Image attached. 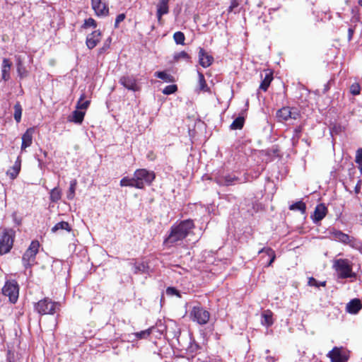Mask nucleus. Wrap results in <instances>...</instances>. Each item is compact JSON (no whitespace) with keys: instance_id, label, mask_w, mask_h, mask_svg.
<instances>
[{"instance_id":"nucleus-1","label":"nucleus","mask_w":362,"mask_h":362,"mask_svg":"<svg viewBox=\"0 0 362 362\" xmlns=\"http://www.w3.org/2000/svg\"><path fill=\"white\" fill-rule=\"evenodd\" d=\"M333 268L337 273L339 279L355 277L352 271V263L347 259H337L334 261Z\"/></svg>"},{"instance_id":"nucleus-2","label":"nucleus","mask_w":362,"mask_h":362,"mask_svg":"<svg viewBox=\"0 0 362 362\" xmlns=\"http://www.w3.org/2000/svg\"><path fill=\"white\" fill-rule=\"evenodd\" d=\"M137 189H142L146 185H150L155 179V174L146 169H138L134 173Z\"/></svg>"},{"instance_id":"nucleus-3","label":"nucleus","mask_w":362,"mask_h":362,"mask_svg":"<svg viewBox=\"0 0 362 362\" xmlns=\"http://www.w3.org/2000/svg\"><path fill=\"white\" fill-rule=\"evenodd\" d=\"M39 247L38 241H32L29 247L23 254L22 262L25 268H29L35 264V257L38 252Z\"/></svg>"},{"instance_id":"nucleus-4","label":"nucleus","mask_w":362,"mask_h":362,"mask_svg":"<svg viewBox=\"0 0 362 362\" xmlns=\"http://www.w3.org/2000/svg\"><path fill=\"white\" fill-rule=\"evenodd\" d=\"M59 308V303L52 302L48 298L38 301L35 305L36 311L41 315H53Z\"/></svg>"},{"instance_id":"nucleus-5","label":"nucleus","mask_w":362,"mask_h":362,"mask_svg":"<svg viewBox=\"0 0 362 362\" xmlns=\"http://www.w3.org/2000/svg\"><path fill=\"white\" fill-rule=\"evenodd\" d=\"M276 117L279 122H286L290 119H298L300 117V112L296 107H283L276 111Z\"/></svg>"},{"instance_id":"nucleus-6","label":"nucleus","mask_w":362,"mask_h":362,"mask_svg":"<svg viewBox=\"0 0 362 362\" xmlns=\"http://www.w3.org/2000/svg\"><path fill=\"white\" fill-rule=\"evenodd\" d=\"M194 223L191 219L182 221V240L185 239L187 245L194 244L197 241V237L193 233ZM184 243L182 242V245Z\"/></svg>"},{"instance_id":"nucleus-7","label":"nucleus","mask_w":362,"mask_h":362,"mask_svg":"<svg viewBox=\"0 0 362 362\" xmlns=\"http://www.w3.org/2000/svg\"><path fill=\"white\" fill-rule=\"evenodd\" d=\"M330 235L334 240L341 243L349 245L353 248H358L360 246L359 243L355 240L354 238L349 236L341 230L332 229L330 231Z\"/></svg>"},{"instance_id":"nucleus-8","label":"nucleus","mask_w":362,"mask_h":362,"mask_svg":"<svg viewBox=\"0 0 362 362\" xmlns=\"http://www.w3.org/2000/svg\"><path fill=\"white\" fill-rule=\"evenodd\" d=\"M2 293L4 296H8L9 300L12 303H15L18 298L19 289L16 281H7L2 288Z\"/></svg>"},{"instance_id":"nucleus-9","label":"nucleus","mask_w":362,"mask_h":362,"mask_svg":"<svg viewBox=\"0 0 362 362\" xmlns=\"http://www.w3.org/2000/svg\"><path fill=\"white\" fill-rule=\"evenodd\" d=\"M13 233L12 230H6L0 240V255L8 253L12 248Z\"/></svg>"},{"instance_id":"nucleus-10","label":"nucleus","mask_w":362,"mask_h":362,"mask_svg":"<svg viewBox=\"0 0 362 362\" xmlns=\"http://www.w3.org/2000/svg\"><path fill=\"white\" fill-rule=\"evenodd\" d=\"M190 315L192 320L199 325L206 324L210 317V314L207 310L203 309V308L196 306L193 308Z\"/></svg>"},{"instance_id":"nucleus-11","label":"nucleus","mask_w":362,"mask_h":362,"mask_svg":"<svg viewBox=\"0 0 362 362\" xmlns=\"http://www.w3.org/2000/svg\"><path fill=\"white\" fill-rule=\"evenodd\" d=\"M181 239V223L174 226L171 228L170 233L164 240L166 247H171L174 243Z\"/></svg>"},{"instance_id":"nucleus-12","label":"nucleus","mask_w":362,"mask_h":362,"mask_svg":"<svg viewBox=\"0 0 362 362\" xmlns=\"http://www.w3.org/2000/svg\"><path fill=\"white\" fill-rule=\"evenodd\" d=\"M91 6L98 16H106L108 15L109 8L102 0H91Z\"/></svg>"},{"instance_id":"nucleus-13","label":"nucleus","mask_w":362,"mask_h":362,"mask_svg":"<svg viewBox=\"0 0 362 362\" xmlns=\"http://www.w3.org/2000/svg\"><path fill=\"white\" fill-rule=\"evenodd\" d=\"M119 83L128 90L137 91L139 89L136 79L132 76H124L120 78Z\"/></svg>"},{"instance_id":"nucleus-14","label":"nucleus","mask_w":362,"mask_h":362,"mask_svg":"<svg viewBox=\"0 0 362 362\" xmlns=\"http://www.w3.org/2000/svg\"><path fill=\"white\" fill-rule=\"evenodd\" d=\"M327 356L331 359L332 362H346L347 357L341 348L334 347L332 351L327 354Z\"/></svg>"},{"instance_id":"nucleus-15","label":"nucleus","mask_w":362,"mask_h":362,"mask_svg":"<svg viewBox=\"0 0 362 362\" xmlns=\"http://www.w3.org/2000/svg\"><path fill=\"white\" fill-rule=\"evenodd\" d=\"M327 213V208L324 204H317L313 214L311 216L315 223L321 221Z\"/></svg>"},{"instance_id":"nucleus-16","label":"nucleus","mask_w":362,"mask_h":362,"mask_svg":"<svg viewBox=\"0 0 362 362\" xmlns=\"http://www.w3.org/2000/svg\"><path fill=\"white\" fill-rule=\"evenodd\" d=\"M34 128H29L22 136L21 151H25L28 147L30 146L33 143V136L34 134Z\"/></svg>"},{"instance_id":"nucleus-17","label":"nucleus","mask_w":362,"mask_h":362,"mask_svg":"<svg viewBox=\"0 0 362 362\" xmlns=\"http://www.w3.org/2000/svg\"><path fill=\"white\" fill-rule=\"evenodd\" d=\"M199 61L201 66H202L204 68H206L212 64L214 58L204 49L200 48L199 52Z\"/></svg>"},{"instance_id":"nucleus-18","label":"nucleus","mask_w":362,"mask_h":362,"mask_svg":"<svg viewBox=\"0 0 362 362\" xmlns=\"http://www.w3.org/2000/svg\"><path fill=\"white\" fill-rule=\"evenodd\" d=\"M101 33L99 30H95L88 35L86 38V45L89 49L94 48L100 42Z\"/></svg>"},{"instance_id":"nucleus-19","label":"nucleus","mask_w":362,"mask_h":362,"mask_svg":"<svg viewBox=\"0 0 362 362\" xmlns=\"http://www.w3.org/2000/svg\"><path fill=\"white\" fill-rule=\"evenodd\" d=\"M168 0H159L157 5V18L159 23H162V16L168 13Z\"/></svg>"},{"instance_id":"nucleus-20","label":"nucleus","mask_w":362,"mask_h":362,"mask_svg":"<svg viewBox=\"0 0 362 362\" xmlns=\"http://www.w3.org/2000/svg\"><path fill=\"white\" fill-rule=\"evenodd\" d=\"M362 304L361 301L357 299H353L346 305V310L349 313L356 314L361 309Z\"/></svg>"},{"instance_id":"nucleus-21","label":"nucleus","mask_w":362,"mask_h":362,"mask_svg":"<svg viewBox=\"0 0 362 362\" xmlns=\"http://www.w3.org/2000/svg\"><path fill=\"white\" fill-rule=\"evenodd\" d=\"M21 167V159L18 156L13 165L9 170H8L6 174L11 177V179H15L19 174Z\"/></svg>"},{"instance_id":"nucleus-22","label":"nucleus","mask_w":362,"mask_h":362,"mask_svg":"<svg viewBox=\"0 0 362 362\" xmlns=\"http://www.w3.org/2000/svg\"><path fill=\"white\" fill-rule=\"evenodd\" d=\"M240 179L234 175H226L218 178V183L222 185L229 186L235 185Z\"/></svg>"},{"instance_id":"nucleus-23","label":"nucleus","mask_w":362,"mask_h":362,"mask_svg":"<svg viewBox=\"0 0 362 362\" xmlns=\"http://www.w3.org/2000/svg\"><path fill=\"white\" fill-rule=\"evenodd\" d=\"M86 112L82 110H76L68 117V120L76 124H81L83 121Z\"/></svg>"},{"instance_id":"nucleus-24","label":"nucleus","mask_w":362,"mask_h":362,"mask_svg":"<svg viewBox=\"0 0 362 362\" xmlns=\"http://www.w3.org/2000/svg\"><path fill=\"white\" fill-rule=\"evenodd\" d=\"M11 62L8 59H4L2 62V78L4 81H8L10 78V71L11 68Z\"/></svg>"},{"instance_id":"nucleus-25","label":"nucleus","mask_w":362,"mask_h":362,"mask_svg":"<svg viewBox=\"0 0 362 362\" xmlns=\"http://www.w3.org/2000/svg\"><path fill=\"white\" fill-rule=\"evenodd\" d=\"M258 253H265L268 257L269 259L266 265L267 267H270L276 259L275 252L271 247H263L258 252Z\"/></svg>"},{"instance_id":"nucleus-26","label":"nucleus","mask_w":362,"mask_h":362,"mask_svg":"<svg viewBox=\"0 0 362 362\" xmlns=\"http://www.w3.org/2000/svg\"><path fill=\"white\" fill-rule=\"evenodd\" d=\"M85 93H82L76 106L77 110L86 112L89 107L90 101L89 100H85Z\"/></svg>"},{"instance_id":"nucleus-27","label":"nucleus","mask_w":362,"mask_h":362,"mask_svg":"<svg viewBox=\"0 0 362 362\" xmlns=\"http://www.w3.org/2000/svg\"><path fill=\"white\" fill-rule=\"evenodd\" d=\"M273 79L272 74L267 73L265 74L264 78H263L262 81L260 83L259 89L263 90L264 91L267 90L272 81Z\"/></svg>"},{"instance_id":"nucleus-28","label":"nucleus","mask_w":362,"mask_h":362,"mask_svg":"<svg viewBox=\"0 0 362 362\" xmlns=\"http://www.w3.org/2000/svg\"><path fill=\"white\" fill-rule=\"evenodd\" d=\"M65 230L68 232L71 231V228L68 222L66 221H61V222H59L57 223V224H55L52 228V233H56L57 232L58 230Z\"/></svg>"},{"instance_id":"nucleus-29","label":"nucleus","mask_w":362,"mask_h":362,"mask_svg":"<svg viewBox=\"0 0 362 362\" xmlns=\"http://www.w3.org/2000/svg\"><path fill=\"white\" fill-rule=\"evenodd\" d=\"M122 187H132L137 188L134 175L133 177H124L120 180Z\"/></svg>"},{"instance_id":"nucleus-30","label":"nucleus","mask_w":362,"mask_h":362,"mask_svg":"<svg viewBox=\"0 0 362 362\" xmlns=\"http://www.w3.org/2000/svg\"><path fill=\"white\" fill-rule=\"evenodd\" d=\"M302 132H303V126H301V125L298 126L294 129L293 132V136L291 137V142H292L293 146H296L298 144V140L301 136Z\"/></svg>"},{"instance_id":"nucleus-31","label":"nucleus","mask_w":362,"mask_h":362,"mask_svg":"<svg viewBox=\"0 0 362 362\" xmlns=\"http://www.w3.org/2000/svg\"><path fill=\"white\" fill-rule=\"evenodd\" d=\"M154 75L156 77L164 81L166 83L174 81V77L166 71H157Z\"/></svg>"},{"instance_id":"nucleus-32","label":"nucleus","mask_w":362,"mask_h":362,"mask_svg":"<svg viewBox=\"0 0 362 362\" xmlns=\"http://www.w3.org/2000/svg\"><path fill=\"white\" fill-rule=\"evenodd\" d=\"M198 78L199 90L204 92L209 91V88L206 83L204 74L198 71Z\"/></svg>"},{"instance_id":"nucleus-33","label":"nucleus","mask_w":362,"mask_h":362,"mask_svg":"<svg viewBox=\"0 0 362 362\" xmlns=\"http://www.w3.org/2000/svg\"><path fill=\"white\" fill-rule=\"evenodd\" d=\"M49 198L52 202H57L62 196L61 190L58 187H54L50 191Z\"/></svg>"},{"instance_id":"nucleus-34","label":"nucleus","mask_w":362,"mask_h":362,"mask_svg":"<svg viewBox=\"0 0 362 362\" xmlns=\"http://www.w3.org/2000/svg\"><path fill=\"white\" fill-rule=\"evenodd\" d=\"M244 117H238L235 118L232 124H230V127L231 129H240L243 128L244 125Z\"/></svg>"},{"instance_id":"nucleus-35","label":"nucleus","mask_w":362,"mask_h":362,"mask_svg":"<svg viewBox=\"0 0 362 362\" xmlns=\"http://www.w3.org/2000/svg\"><path fill=\"white\" fill-rule=\"evenodd\" d=\"M290 210L299 211L302 214L305 212L306 206L303 202H297L289 206Z\"/></svg>"},{"instance_id":"nucleus-36","label":"nucleus","mask_w":362,"mask_h":362,"mask_svg":"<svg viewBox=\"0 0 362 362\" xmlns=\"http://www.w3.org/2000/svg\"><path fill=\"white\" fill-rule=\"evenodd\" d=\"M76 185L77 181L76 180H72L70 182L69 189L66 195L68 199L72 200L74 198Z\"/></svg>"},{"instance_id":"nucleus-37","label":"nucleus","mask_w":362,"mask_h":362,"mask_svg":"<svg viewBox=\"0 0 362 362\" xmlns=\"http://www.w3.org/2000/svg\"><path fill=\"white\" fill-rule=\"evenodd\" d=\"M22 115V107L19 103H16L14 105L13 117L16 122H20Z\"/></svg>"},{"instance_id":"nucleus-38","label":"nucleus","mask_w":362,"mask_h":362,"mask_svg":"<svg viewBox=\"0 0 362 362\" xmlns=\"http://www.w3.org/2000/svg\"><path fill=\"white\" fill-rule=\"evenodd\" d=\"M134 269L135 273L141 272L146 273L147 272L148 266L146 262H136L134 266Z\"/></svg>"},{"instance_id":"nucleus-39","label":"nucleus","mask_w":362,"mask_h":362,"mask_svg":"<svg viewBox=\"0 0 362 362\" xmlns=\"http://www.w3.org/2000/svg\"><path fill=\"white\" fill-rule=\"evenodd\" d=\"M355 161L358 164V168L362 174V148L357 150Z\"/></svg>"},{"instance_id":"nucleus-40","label":"nucleus","mask_w":362,"mask_h":362,"mask_svg":"<svg viewBox=\"0 0 362 362\" xmlns=\"http://www.w3.org/2000/svg\"><path fill=\"white\" fill-rule=\"evenodd\" d=\"M262 323L267 327L273 324L272 316L271 313H264L262 315Z\"/></svg>"},{"instance_id":"nucleus-41","label":"nucleus","mask_w":362,"mask_h":362,"mask_svg":"<svg viewBox=\"0 0 362 362\" xmlns=\"http://www.w3.org/2000/svg\"><path fill=\"white\" fill-rule=\"evenodd\" d=\"M151 330L152 329L149 328L146 330L141 331L139 332H136L134 334L136 337L137 339H146L150 336Z\"/></svg>"},{"instance_id":"nucleus-42","label":"nucleus","mask_w":362,"mask_h":362,"mask_svg":"<svg viewBox=\"0 0 362 362\" xmlns=\"http://www.w3.org/2000/svg\"><path fill=\"white\" fill-rule=\"evenodd\" d=\"M326 284L325 281L318 282L315 278L310 277L308 279V285L310 286H315L319 288L320 286H325Z\"/></svg>"},{"instance_id":"nucleus-43","label":"nucleus","mask_w":362,"mask_h":362,"mask_svg":"<svg viewBox=\"0 0 362 362\" xmlns=\"http://www.w3.org/2000/svg\"><path fill=\"white\" fill-rule=\"evenodd\" d=\"M361 92V86L358 83H354L350 86V93L353 95H358Z\"/></svg>"},{"instance_id":"nucleus-44","label":"nucleus","mask_w":362,"mask_h":362,"mask_svg":"<svg viewBox=\"0 0 362 362\" xmlns=\"http://www.w3.org/2000/svg\"><path fill=\"white\" fill-rule=\"evenodd\" d=\"M177 90L176 85L167 86L163 90V93L165 95H170L175 93Z\"/></svg>"},{"instance_id":"nucleus-45","label":"nucleus","mask_w":362,"mask_h":362,"mask_svg":"<svg viewBox=\"0 0 362 362\" xmlns=\"http://www.w3.org/2000/svg\"><path fill=\"white\" fill-rule=\"evenodd\" d=\"M166 295L168 296L180 297V291L174 287H168L166 289Z\"/></svg>"},{"instance_id":"nucleus-46","label":"nucleus","mask_w":362,"mask_h":362,"mask_svg":"<svg viewBox=\"0 0 362 362\" xmlns=\"http://www.w3.org/2000/svg\"><path fill=\"white\" fill-rule=\"evenodd\" d=\"M96 25H96L95 21L92 18H89L85 20L83 27L85 28H87L89 27L96 28Z\"/></svg>"},{"instance_id":"nucleus-47","label":"nucleus","mask_w":362,"mask_h":362,"mask_svg":"<svg viewBox=\"0 0 362 362\" xmlns=\"http://www.w3.org/2000/svg\"><path fill=\"white\" fill-rule=\"evenodd\" d=\"M238 6H239V3L238 2L237 0H230V5L228 8V13H232V12L236 13V11H235V8H236Z\"/></svg>"},{"instance_id":"nucleus-48","label":"nucleus","mask_w":362,"mask_h":362,"mask_svg":"<svg viewBox=\"0 0 362 362\" xmlns=\"http://www.w3.org/2000/svg\"><path fill=\"white\" fill-rule=\"evenodd\" d=\"M17 71H18V75L20 76V77L23 78L26 76V71H25V68L23 67L21 62H19L18 63Z\"/></svg>"},{"instance_id":"nucleus-49","label":"nucleus","mask_w":362,"mask_h":362,"mask_svg":"<svg viewBox=\"0 0 362 362\" xmlns=\"http://www.w3.org/2000/svg\"><path fill=\"white\" fill-rule=\"evenodd\" d=\"M199 349V345L196 343H191L190 345L187 347V351L190 354L196 353Z\"/></svg>"},{"instance_id":"nucleus-50","label":"nucleus","mask_w":362,"mask_h":362,"mask_svg":"<svg viewBox=\"0 0 362 362\" xmlns=\"http://www.w3.org/2000/svg\"><path fill=\"white\" fill-rule=\"evenodd\" d=\"M125 19V14L124 13H120L119 14L115 20V27L117 28L119 23L122 22Z\"/></svg>"},{"instance_id":"nucleus-51","label":"nucleus","mask_w":362,"mask_h":362,"mask_svg":"<svg viewBox=\"0 0 362 362\" xmlns=\"http://www.w3.org/2000/svg\"><path fill=\"white\" fill-rule=\"evenodd\" d=\"M173 37L177 45L181 44V31L176 32Z\"/></svg>"},{"instance_id":"nucleus-52","label":"nucleus","mask_w":362,"mask_h":362,"mask_svg":"<svg viewBox=\"0 0 362 362\" xmlns=\"http://www.w3.org/2000/svg\"><path fill=\"white\" fill-rule=\"evenodd\" d=\"M354 31H355L354 28L351 27L348 29V40L349 41H351L352 40Z\"/></svg>"},{"instance_id":"nucleus-53","label":"nucleus","mask_w":362,"mask_h":362,"mask_svg":"<svg viewBox=\"0 0 362 362\" xmlns=\"http://www.w3.org/2000/svg\"><path fill=\"white\" fill-rule=\"evenodd\" d=\"M361 180H358V182H357V184H356V187H355V189H354L355 192H356V194H358V193H359V192H360V189H361Z\"/></svg>"},{"instance_id":"nucleus-54","label":"nucleus","mask_w":362,"mask_h":362,"mask_svg":"<svg viewBox=\"0 0 362 362\" xmlns=\"http://www.w3.org/2000/svg\"><path fill=\"white\" fill-rule=\"evenodd\" d=\"M182 59H187V58H189L188 54L187 53H185V52H183V51H182Z\"/></svg>"},{"instance_id":"nucleus-55","label":"nucleus","mask_w":362,"mask_h":362,"mask_svg":"<svg viewBox=\"0 0 362 362\" xmlns=\"http://www.w3.org/2000/svg\"><path fill=\"white\" fill-rule=\"evenodd\" d=\"M187 105H188L189 107H192V110H194V105L192 102H190L189 103H187Z\"/></svg>"},{"instance_id":"nucleus-56","label":"nucleus","mask_w":362,"mask_h":362,"mask_svg":"<svg viewBox=\"0 0 362 362\" xmlns=\"http://www.w3.org/2000/svg\"><path fill=\"white\" fill-rule=\"evenodd\" d=\"M182 45H183L184 44V41H185V36H184L183 33H182Z\"/></svg>"},{"instance_id":"nucleus-57","label":"nucleus","mask_w":362,"mask_h":362,"mask_svg":"<svg viewBox=\"0 0 362 362\" xmlns=\"http://www.w3.org/2000/svg\"><path fill=\"white\" fill-rule=\"evenodd\" d=\"M193 119H194L196 117V114L195 113H193L191 116Z\"/></svg>"},{"instance_id":"nucleus-58","label":"nucleus","mask_w":362,"mask_h":362,"mask_svg":"<svg viewBox=\"0 0 362 362\" xmlns=\"http://www.w3.org/2000/svg\"><path fill=\"white\" fill-rule=\"evenodd\" d=\"M358 4L362 6V0H358Z\"/></svg>"},{"instance_id":"nucleus-59","label":"nucleus","mask_w":362,"mask_h":362,"mask_svg":"<svg viewBox=\"0 0 362 362\" xmlns=\"http://www.w3.org/2000/svg\"><path fill=\"white\" fill-rule=\"evenodd\" d=\"M175 58L176 59H178V56L175 55Z\"/></svg>"},{"instance_id":"nucleus-60","label":"nucleus","mask_w":362,"mask_h":362,"mask_svg":"<svg viewBox=\"0 0 362 362\" xmlns=\"http://www.w3.org/2000/svg\"><path fill=\"white\" fill-rule=\"evenodd\" d=\"M361 221H362V214H361Z\"/></svg>"}]
</instances>
